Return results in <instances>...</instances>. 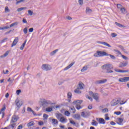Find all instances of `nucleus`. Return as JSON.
I'll use <instances>...</instances> for the list:
<instances>
[{
  "label": "nucleus",
  "instance_id": "obj_1",
  "mask_svg": "<svg viewBox=\"0 0 129 129\" xmlns=\"http://www.w3.org/2000/svg\"><path fill=\"white\" fill-rule=\"evenodd\" d=\"M101 68L106 71V73H113V71L111 70L113 69V66L111 64H105L101 67Z\"/></svg>",
  "mask_w": 129,
  "mask_h": 129
},
{
  "label": "nucleus",
  "instance_id": "obj_2",
  "mask_svg": "<svg viewBox=\"0 0 129 129\" xmlns=\"http://www.w3.org/2000/svg\"><path fill=\"white\" fill-rule=\"evenodd\" d=\"M104 56H108V53L105 51L97 50L94 54V57H103Z\"/></svg>",
  "mask_w": 129,
  "mask_h": 129
},
{
  "label": "nucleus",
  "instance_id": "obj_3",
  "mask_svg": "<svg viewBox=\"0 0 129 129\" xmlns=\"http://www.w3.org/2000/svg\"><path fill=\"white\" fill-rule=\"evenodd\" d=\"M15 103L16 104L17 110H19L20 108H21V106H22V105L23 104V101L22 100H19L18 99H17L15 100Z\"/></svg>",
  "mask_w": 129,
  "mask_h": 129
},
{
  "label": "nucleus",
  "instance_id": "obj_4",
  "mask_svg": "<svg viewBox=\"0 0 129 129\" xmlns=\"http://www.w3.org/2000/svg\"><path fill=\"white\" fill-rule=\"evenodd\" d=\"M41 103L43 106H45L46 105H48V104H50L51 105L54 104V103H52L51 101L47 100L45 99H41Z\"/></svg>",
  "mask_w": 129,
  "mask_h": 129
},
{
  "label": "nucleus",
  "instance_id": "obj_5",
  "mask_svg": "<svg viewBox=\"0 0 129 129\" xmlns=\"http://www.w3.org/2000/svg\"><path fill=\"white\" fill-rule=\"evenodd\" d=\"M41 69L45 71H49L52 69V67L48 64H43L41 67Z\"/></svg>",
  "mask_w": 129,
  "mask_h": 129
},
{
  "label": "nucleus",
  "instance_id": "obj_6",
  "mask_svg": "<svg viewBox=\"0 0 129 129\" xmlns=\"http://www.w3.org/2000/svg\"><path fill=\"white\" fill-rule=\"evenodd\" d=\"M18 119H19V116L16 115H13L12 117L11 123H13V122H17V121H18Z\"/></svg>",
  "mask_w": 129,
  "mask_h": 129
},
{
  "label": "nucleus",
  "instance_id": "obj_7",
  "mask_svg": "<svg viewBox=\"0 0 129 129\" xmlns=\"http://www.w3.org/2000/svg\"><path fill=\"white\" fill-rule=\"evenodd\" d=\"M107 81V79H103L99 81H96L95 82V84L98 85V84H103V83H105Z\"/></svg>",
  "mask_w": 129,
  "mask_h": 129
},
{
  "label": "nucleus",
  "instance_id": "obj_8",
  "mask_svg": "<svg viewBox=\"0 0 129 129\" xmlns=\"http://www.w3.org/2000/svg\"><path fill=\"white\" fill-rule=\"evenodd\" d=\"M82 102H83V100H78L74 101L73 102V104L76 106V105H80V104H81Z\"/></svg>",
  "mask_w": 129,
  "mask_h": 129
},
{
  "label": "nucleus",
  "instance_id": "obj_9",
  "mask_svg": "<svg viewBox=\"0 0 129 129\" xmlns=\"http://www.w3.org/2000/svg\"><path fill=\"white\" fill-rule=\"evenodd\" d=\"M128 80H127V77H124L123 78H120L118 79V82H127Z\"/></svg>",
  "mask_w": 129,
  "mask_h": 129
},
{
  "label": "nucleus",
  "instance_id": "obj_10",
  "mask_svg": "<svg viewBox=\"0 0 129 129\" xmlns=\"http://www.w3.org/2000/svg\"><path fill=\"white\" fill-rule=\"evenodd\" d=\"M93 98H94L95 100H96V101L98 102L99 101V94H98L97 93H95L93 96Z\"/></svg>",
  "mask_w": 129,
  "mask_h": 129
},
{
  "label": "nucleus",
  "instance_id": "obj_11",
  "mask_svg": "<svg viewBox=\"0 0 129 129\" xmlns=\"http://www.w3.org/2000/svg\"><path fill=\"white\" fill-rule=\"evenodd\" d=\"M96 120L99 121V123L101 124H104L105 123V120L102 118H96Z\"/></svg>",
  "mask_w": 129,
  "mask_h": 129
},
{
  "label": "nucleus",
  "instance_id": "obj_12",
  "mask_svg": "<svg viewBox=\"0 0 129 129\" xmlns=\"http://www.w3.org/2000/svg\"><path fill=\"white\" fill-rule=\"evenodd\" d=\"M97 43H98V44H101L102 45H104V46H107V47H109V48H111V46L109 44L107 43V42L97 41Z\"/></svg>",
  "mask_w": 129,
  "mask_h": 129
},
{
  "label": "nucleus",
  "instance_id": "obj_13",
  "mask_svg": "<svg viewBox=\"0 0 129 129\" xmlns=\"http://www.w3.org/2000/svg\"><path fill=\"white\" fill-rule=\"evenodd\" d=\"M18 42H19V38L16 37L13 41L11 47H14V46H16V45L18 44Z\"/></svg>",
  "mask_w": 129,
  "mask_h": 129
},
{
  "label": "nucleus",
  "instance_id": "obj_14",
  "mask_svg": "<svg viewBox=\"0 0 129 129\" xmlns=\"http://www.w3.org/2000/svg\"><path fill=\"white\" fill-rule=\"evenodd\" d=\"M115 72H118L119 73H125L126 72H128V70H114Z\"/></svg>",
  "mask_w": 129,
  "mask_h": 129
},
{
  "label": "nucleus",
  "instance_id": "obj_15",
  "mask_svg": "<svg viewBox=\"0 0 129 129\" xmlns=\"http://www.w3.org/2000/svg\"><path fill=\"white\" fill-rule=\"evenodd\" d=\"M127 64H128L127 61L125 62V63L121 62L119 64V68H121L122 67H125V66H126L127 65Z\"/></svg>",
  "mask_w": 129,
  "mask_h": 129
},
{
  "label": "nucleus",
  "instance_id": "obj_16",
  "mask_svg": "<svg viewBox=\"0 0 129 129\" xmlns=\"http://www.w3.org/2000/svg\"><path fill=\"white\" fill-rule=\"evenodd\" d=\"M73 118L75 119H78V120H80V114H76L73 116Z\"/></svg>",
  "mask_w": 129,
  "mask_h": 129
},
{
  "label": "nucleus",
  "instance_id": "obj_17",
  "mask_svg": "<svg viewBox=\"0 0 129 129\" xmlns=\"http://www.w3.org/2000/svg\"><path fill=\"white\" fill-rule=\"evenodd\" d=\"M83 86H84V84H83V83L81 82H80L79 83V87H78V88H79L80 90H82L84 89Z\"/></svg>",
  "mask_w": 129,
  "mask_h": 129
},
{
  "label": "nucleus",
  "instance_id": "obj_18",
  "mask_svg": "<svg viewBox=\"0 0 129 129\" xmlns=\"http://www.w3.org/2000/svg\"><path fill=\"white\" fill-rule=\"evenodd\" d=\"M74 63L75 62L71 63L68 66H67V67H66L64 69V71L68 70V69H70V68H71V67H72V66H73V65H74Z\"/></svg>",
  "mask_w": 129,
  "mask_h": 129
},
{
  "label": "nucleus",
  "instance_id": "obj_19",
  "mask_svg": "<svg viewBox=\"0 0 129 129\" xmlns=\"http://www.w3.org/2000/svg\"><path fill=\"white\" fill-rule=\"evenodd\" d=\"M27 111H29V112H32V113H33V114L34 115H37V113H36L35 112V111H34L33 110V109H31V107H28V108H27Z\"/></svg>",
  "mask_w": 129,
  "mask_h": 129
},
{
  "label": "nucleus",
  "instance_id": "obj_20",
  "mask_svg": "<svg viewBox=\"0 0 129 129\" xmlns=\"http://www.w3.org/2000/svg\"><path fill=\"white\" fill-rule=\"evenodd\" d=\"M59 121H60V122H62V123H64L65 122H66V118H64V117H61L59 119Z\"/></svg>",
  "mask_w": 129,
  "mask_h": 129
},
{
  "label": "nucleus",
  "instance_id": "obj_21",
  "mask_svg": "<svg viewBox=\"0 0 129 129\" xmlns=\"http://www.w3.org/2000/svg\"><path fill=\"white\" fill-rule=\"evenodd\" d=\"M27 43V40L24 41V43L20 47V50H24V48H25V46L26 45V43Z\"/></svg>",
  "mask_w": 129,
  "mask_h": 129
},
{
  "label": "nucleus",
  "instance_id": "obj_22",
  "mask_svg": "<svg viewBox=\"0 0 129 129\" xmlns=\"http://www.w3.org/2000/svg\"><path fill=\"white\" fill-rule=\"evenodd\" d=\"M118 120V122H117V124H119V125H121V123L123 121V119L121 118H119Z\"/></svg>",
  "mask_w": 129,
  "mask_h": 129
},
{
  "label": "nucleus",
  "instance_id": "obj_23",
  "mask_svg": "<svg viewBox=\"0 0 129 129\" xmlns=\"http://www.w3.org/2000/svg\"><path fill=\"white\" fill-rule=\"evenodd\" d=\"M74 91L75 93H77V94L81 93V91L79 90V88H77Z\"/></svg>",
  "mask_w": 129,
  "mask_h": 129
},
{
  "label": "nucleus",
  "instance_id": "obj_24",
  "mask_svg": "<svg viewBox=\"0 0 129 129\" xmlns=\"http://www.w3.org/2000/svg\"><path fill=\"white\" fill-rule=\"evenodd\" d=\"M93 122H91V124L92 125H94L95 126H97V124H98V123H97V122L95 120H93Z\"/></svg>",
  "mask_w": 129,
  "mask_h": 129
},
{
  "label": "nucleus",
  "instance_id": "obj_25",
  "mask_svg": "<svg viewBox=\"0 0 129 129\" xmlns=\"http://www.w3.org/2000/svg\"><path fill=\"white\" fill-rule=\"evenodd\" d=\"M35 124V122L34 121H31L28 123L27 125L28 127H30V126H32V125H34Z\"/></svg>",
  "mask_w": 129,
  "mask_h": 129
},
{
  "label": "nucleus",
  "instance_id": "obj_26",
  "mask_svg": "<svg viewBox=\"0 0 129 129\" xmlns=\"http://www.w3.org/2000/svg\"><path fill=\"white\" fill-rule=\"evenodd\" d=\"M15 26H18V22H14L11 24L10 25L9 28H12V27H15Z\"/></svg>",
  "mask_w": 129,
  "mask_h": 129
},
{
  "label": "nucleus",
  "instance_id": "obj_27",
  "mask_svg": "<svg viewBox=\"0 0 129 129\" xmlns=\"http://www.w3.org/2000/svg\"><path fill=\"white\" fill-rule=\"evenodd\" d=\"M52 124H58V120L56 119H52Z\"/></svg>",
  "mask_w": 129,
  "mask_h": 129
},
{
  "label": "nucleus",
  "instance_id": "obj_28",
  "mask_svg": "<svg viewBox=\"0 0 129 129\" xmlns=\"http://www.w3.org/2000/svg\"><path fill=\"white\" fill-rule=\"evenodd\" d=\"M23 10H27V7H22L20 8H18L17 9V11L18 12H22V11H23Z\"/></svg>",
  "mask_w": 129,
  "mask_h": 129
},
{
  "label": "nucleus",
  "instance_id": "obj_29",
  "mask_svg": "<svg viewBox=\"0 0 129 129\" xmlns=\"http://www.w3.org/2000/svg\"><path fill=\"white\" fill-rule=\"evenodd\" d=\"M57 52H58V49H55V50H53L52 52H51L50 53L51 56H53V55H55V54H56V53H57Z\"/></svg>",
  "mask_w": 129,
  "mask_h": 129
},
{
  "label": "nucleus",
  "instance_id": "obj_30",
  "mask_svg": "<svg viewBox=\"0 0 129 129\" xmlns=\"http://www.w3.org/2000/svg\"><path fill=\"white\" fill-rule=\"evenodd\" d=\"M53 110V108L51 107H48L46 108V111H47V112H51Z\"/></svg>",
  "mask_w": 129,
  "mask_h": 129
},
{
  "label": "nucleus",
  "instance_id": "obj_31",
  "mask_svg": "<svg viewBox=\"0 0 129 129\" xmlns=\"http://www.w3.org/2000/svg\"><path fill=\"white\" fill-rule=\"evenodd\" d=\"M8 55H9V52L7 51L3 55H1L0 57L4 58V57H7V56H8Z\"/></svg>",
  "mask_w": 129,
  "mask_h": 129
},
{
  "label": "nucleus",
  "instance_id": "obj_32",
  "mask_svg": "<svg viewBox=\"0 0 129 129\" xmlns=\"http://www.w3.org/2000/svg\"><path fill=\"white\" fill-rule=\"evenodd\" d=\"M86 70H87V66H85L83 67L81 71V72H84V71H86Z\"/></svg>",
  "mask_w": 129,
  "mask_h": 129
},
{
  "label": "nucleus",
  "instance_id": "obj_33",
  "mask_svg": "<svg viewBox=\"0 0 129 129\" xmlns=\"http://www.w3.org/2000/svg\"><path fill=\"white\" fill-rule=\"evenodd\" d=\"M61 116H62V114L61 113L56 114V118H57V119L60 120V118H61Z\"/></svg>",
  "mask_w": 129,
  "mask_h": 129
},
{
  "label": "nucleus",
  "instance_id": "obj_34",
  "mask_svg": "<svg viewBox=\"0 0 129 129\" xmlns=\"http://www.w3.org/2000/svg\"><path fill=\"white\" fill-rule=\"evenodd\" d=\"M25 1L26 0H20V1H18V0H16V5H19V4H21V3H24V2H25Z\"/></svg>",
  "mask_w": 129,
  "mask_h": 129
},
{
  "label": "nucleus",
  "instance_id": "obj_35",
  "mask_svg": "<svg viewBox=\"0 0 129 129\" xmlns=\"http://www.w3.org/2000/svg\"><path fill=\"white\" fill-rule=\"evenodd\" d=\"M120 11L122 14H126V11L125 10V9L123 8H121Z\"/></svg>",
  "mask_w": 129,
  "mask_h": 129
},
{
  "label": "nucleus",
  "instance_id": "obj_36",
  "mask_svg": "<svg viewBox=\"0 0 129 129\" xmlns=\"http://www.w3.org/2000/svg\"><path fill=\"white\" fill-rule=\"evenodd\" d=\"M10 29V27L4 26L3 27H0V30H6V29Z\"/></svg>",
  "mask_w": 129,
  "mask_h": 129
},
{
  "label": "nucleus",
  "instance_id": "obj_37",
  "mask_svg": "<svg viewBox=\"0 0 129 129\" xmlns=\"http://www.w3.org/2000/svg\"><path fill=\"white\" fill-rule=\"evenodd\" d=\"M48 117H49V115L47 114H43V119H48Z\"/></svg>",
  "mask_w": 129,
  "mask_h": 129
},
{
  "label": "nucleus",
  "instance_id": "obj_38",
  "mask_svg": "<svg viewBox=\"0 0 129 129\" xmlns=\"http://www.w3.org/2000/svg\"><path fill=\"white\" fill-rule=\"evenodd\" d=\"M16 124L15 123H13L10 125H9V127H12V128H14V127H15V126H16Z\"/></svg>",
  "mask_w": 129,
  "mask_h": 129
},
{
  "label": "nucleus",
  "instance_id": "obj_39",
  "mask_svg": "<svg viewBox=\"0 0 129 129\" xmlns=\"http://www.w3.org/2000/svg\"><path fill=\"white\" fill-rule=\"evenodd\" d=\"M71 97H72V94L71 92H69L68 93V98L71 99Z\"/></svg>",
  "mask_w": 129,
  "mask_h": 129
},
{
  "label": "nucleus",
  "instance_id": "obj_40",
  "mask_svg": "<svg viewBox=\"0 0 129 129\" xmlns=\"http://www.w3.org/2000/svg\"><path fill=\"white\" fill-rule=\"evenodd\" d=\"M10 10L9 9V7L8 6H6L5 7V13H10Z\"/></svg>",
  "mask_w": 129,
  "mask_h": 129
},
{
  "label": "nucleus",
  "instance_id": "obj_41",
  "mask_svg": "<svg viewBox=\"0 0 129 129\" xmlns=\"http://www.w3.org/2000/svg\"><path fill=\"white\" fill-rule=\"evenodd\" d=\"M85 114L86 117H88V116H89V115H90V112H89V111H86V112L85 113Z\"/></svg>",
  "mask_w": 129,
  "mask_h": 129
},
{
  "label": "nucleus",
  "instance_id": "obj_42",
  "mask_svg": "<svg viewBox=\"0 0 129 129\" xmlns=\"http://www.w3.org/2000/svg\"><path fill=\"white\" fill-rule=\"evenodd\" d=\"M115 25H116V26H118V27H124V26L123 25H121L117 22H115Z\"/></svg>",
  "mask_w": 129,
  "mask_h": 129
},
{
  "label": "nucleus",
  "instance_id": "obj_43",
  "mask_svg": "<svg viewBox=\"0 0 129 129\" xmlns=\"http://www.w3.org/2000/svg\"><path fill=\"white\" fill-rule=\"evenodd\" d=\"M108 56H109L111 59H112L113 60H114V59H115V57L113 55L108 54Z\"/></svg>",
  "mask_w": 129,
  "mask_h": 129
},
{
  "label": "nucleus",
  "instance_id": "obj_44",
  "mask_svg": "<svg viewBox=\"0 0 129 129\" xmlns=\"http://www.w3.org/2000/svg\"><path fill=\"white\" fill-rule=\"evenodd\" d=\"M64 114L67 116H69V115H70V112H69V111H66L64 112Z\"/></svg>",
  "mask_w": 129,
  "mask_h": 129
},
{
  "label": "nucleus",
  "instance_id": "obj_45",
  "mask_svg": "<svg viewBox=\"0 0 129 129\" xmlns=\"http://www.w3.org/2000/svg\"><path fill=\"white\" fill-rule=\"evenodd\" d=\"M118 48H120V49H121L122 51H125V49L123 48V46H122V45H118Z\"/></svg>",
  "mask_w": 129,
  "mask_h": 129
},
{
  "label": "nucleus",
  "instance_id": "obj_46",
  "mask_svg": "<svg viewBox=\"0 0 129 129\" xmlns=\"http://www.w3.org/2000/svg\"><path fill=\"white\" fill-rule=\"evenodd\" d=\"M21 92H22V90H21V89H19L16 91L17 95H20V93H21Z\"/></svg>",
  "mask_w": 129,
  "mask_h": 129
},
{
  "label": "nucleus",
  "instance_id": "obj_47",
  "mask_svg": "<svg viewBox=\"0 0 129 129\" xmlns=\"http://www.w3.org/2000/svg\"><path fill=\"white\" fill-rule=\"evenodd\" d=\"M23 32L24 34H27L28 33V28L27 27H25L23 30Z\"/></svg>",
  "mask_w": 129,
  "mask_h": 129
},
{
  "label": "nucleus",
  "instance_id": "obj_48",
  "mask_svg": "<svg viewBox=\"0 0 129 129\" xmlns=\"http://www.w3.org/2000/svg\"><path fill=\"white\" fill-rule=\"evenodd\" d=\"M28 14L29 16H33V14H34V13L31 10H28Z\"/></svg>",
  "mask_w": 129,
  "mask_h": 129
},
{
  "label": "nucleus",
  "instance_id": "obj_49",
  "mask_svg": "<svg viewBox=\"0 0 129 129\" xmlns=\"http://www.w3.org/2000/svg\"><path fill=\"white\" fill-rule=\"evenodd\" d=\"M78 3L80 6H82L83 5V0H79Z\"/></svg>",
  "mask_w": 129,
  "mask_h": 129
},
{
  "label": "nucleus",
  "instance_id": "obj_50",
  "mask_svg": "<svg viewBox=\"0 0 129 129\" xmlns=\"http://www.w3.org/2000/svg\"><path fill=\"white\" fill-rule=\"evenodd\" d=\"M81 116H82L83 117H86V116L85 115V112H82L81 113Z\"/></svg>",
  "mask_w": 129,
  "mask_h": 129
},
{
  "label": "nucleus",
  "instance_id": "obj_51",
  "mask_svg": "<svg viewBox=\"0 0 129 129\" xmlns=\"http://www.w3.org/2000/svg\"><path fill=\"white\" fill-rule=\"evenodd\" d=\"M114 114H116V115H119V114H121V112L120 111H115L114 112Z\"/></svg>",
  "mask_w": 129,
  "mask_h": 129
},
{
  "label": "nucleus",
  "instance_id": "obj_52",
  "mask_svg": "<svg viewBox=\"0 0 129 129\" xmlns=\"http://www.w3.org/2000/svg\"><path fill=\"white\" fill-rule=\"evenodd\" d=\"M75 107L76 108H77V109H78V110H79V109L81 108V106H80V105H76Z\"/></svg>",
  "mask_w": 129,
  "mask_h": 129
},
{
  "label": "nucleus",
  "instance_id": "obj_53",
  "mask_svg": "<svg viewBox=\"0 0 129 129\" xmlns=\"http://www.w3.org/2000/svg\"><path fill=\"white\" fill-rule=\"evenodd\" d=\"M111 105V106H115V105H117V103H116V102H112Z\"/></svg>",
  "mask_w": 129,
  "mask_h": 129
},
{
  "label": "nucleus",
  "instance_id": "obj_54",
  "mask_svg": "<svg viewBox=\"0 0 129 129\" xmlns=\"http://www.w3.org/2000/svg\"><path fill=\"white\" fill-rule=\"evenodd\" d=\"M14 31H15V29H13V30H10V31H7V32H6L5 35H8V34H10V33H11V32H14Z\"/></svg>",
  "mask_w": 129,
  "mask_h": 129
},
{
  "label": "nucleus",
  "instance_id": "obj_55",
  "mask_svg": "<svg viewBox=\"0 0 129 129\" xmlns=\"http://www.w3.org/2000/svg\"><path fill=\"white\" fill-rule=\"evenodd\" d=\"M7 40H8V37H6L4 39H3L2 41H1V43H5V42H6Z\"/></svg>",
  "mask_w": 129,
  "mask_h": 129
},
{
  "label": "nucleus",
  "instance_id": "obj_56",
  "mask_svg": "<svg viewBox=\"0 0 129 129\" xmlns=\"http://www.w3.org/2000/svg\"><path fill=\"white\" fill-rule=\"evenodd\" d=\"M71 110L73 111V113H75L76 110L75 109V108L74 107H73V108H71Z\"/></svg>",
  "mask_w": 129,
  "mask_h": 129
},
{
  "label": "nucleus",
  "instance_id": "obj_57",
  "mask_svg": "<svg viewBox=\"0 0 129 129\" xmlns=\"http://www.w3.org/2000/svg\"><path fill=\"white\" fill-rule=\"evenodd\" d=\"M103 112H108V109L107 108H104L102 109Z\"/></svg>",
  "mask_w": 129,
  "mask_h": 129
},
{
  "label": "nucleus",
  "instance_id": "obj_58",
  "mask_svg": "<svg viewBox=\"0 0 129 129\" xmlns=\"http://www.w3.org/2000/svg\"><path fill=\"white\" fill-rule=\"evenodd\" d=\"M86 13H90V12H92V10L89 8H87L86 10Z\"/></svg>",
  "mask_w": 129,
  "mask_h": 129
},
{
  "label": "nucleus",
  "instance_id": "obj_59",
  "mask_svg": "<svg viewBox=\"0 0 129 129\" xmlns=\"http://www.w3.org/2000/svg\"><path fill=\"white\" fill-rule=\"evenodd\" d=\"M89 95H90L91 96H93V95H94V93H93V92H92V91H90L89 92Z\"/></svg>",
  "mask_w": 129,
  "mask_h": 129
},
{
  "label": "nucleus",
  "instance_id": "obj_60",
  "mask_svg": "<svg viewBox=\"0 0 129 129\" xmlns=\"http://www.w3.org/2000/svg\"><path fill=\"white\" fill-rule=\"evenodd\" d=\"M8 81L9 82H10V83H13V82H14V79L11 80V78H9V79L8 80Z\"/></svg>",
  "mask_w": 129,
  "mask_h": 129
},
{
  "label": "nucleus",
  "instance_id": "obj_61",
  "mask_svg": "<svg viewBox=\"0 0 129 129\" xmlns=\"http://www.w3.org/2000/svg\"><path fill=\"white\" fill-rule=\"evenodd\" d=\"M111 37H112V38H114L117 36L116 34L115 33H111Z\"/></svg>",
  "mask_w": 129,
  "mask_h": 129
},
{
  "label": "nucleus",
  "instance_id": "obj_62",
  "mask_svg": "<svg viewBox=\"0 0 129 129\" xmlns=\"http://www.w3.org/2000/svg\"><path fill=\"white\" fill-rule=\"evenodd\" d=\"M33 31H34V28H29V32L30 33H33Z\"/></svg>",
  "mask_w": 129,
  "mask_h": 129
},
{
  "label": "nucleus",
  "instance_id": "obj_63",
  "mask_svg": "<svg viewBox=\"0 0 129 129\" xmlns=\"http://www.w3.org/2000/svg\"><path fill=\"white\" fill-rule=\"evenodd\" d=\"M23 128V125H19L17 128V129H22Z\"/></svg>",
  "mask_w": 129,
  "mask_h": 129
},
{
  "label": "nucleus",
  "instance_id": "obj_64",
  "mask_svg": "<svg viewBox=\"0 0 129 129\" xmlns=\"http://www.w3.org/2000/svg\"><path fill=\"white\" fill-rule=\"evenodd\" d=\"M59 127H60V128H62V129H67L66 128H65V126H64V125H60Z\"/></svg>",
  "mask_w": 129,
  "mask_h": 129
}]
</instances>
